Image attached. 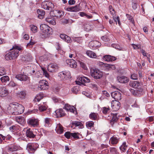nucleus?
<instances>
[{
	"instance_id": "obj_46",
	"label": "nucleus",
	"mask_w": 154,
	"mask_h": 154,
	"mask_svg": "<svg viewBox=\"0 0 154 154\" xmlns=\"http://www.w3.org/2000/svg\"><path fill=\"white\" fill-rule=\"evenodd\" d=\"M94 125V123L92 121L88 122L86 123V125L87 128H91L93 127Z\"/></svg>"
},
{
	"instance_id": "obj_31",
	"label": "nucleus",
	"mask_w": 154,
	"mask_h": 154,
	"mask_svg": "<svg viewBox=\"0 0 154 154\" xmlns=\"http://www.w3.org/2000/svg\"><path fill=\"white\" fill-rule=\"evenodd\" d=\"M98 114L95 113H91L89 115L90 119L94 120H96L98 119Z\"/></svg>"
},
{
	"instance_id": "obj_37",
	"label": "nucleus",
	"mask_w": 154,
	"mask_h": 154,
	"mask_svg": "<svg viewBox=\"0 0 154 154\" xmlns=\"http://www.w3.org/2000/svg\"><path fill=\"white\" fill-rule=\"evenodd\" d=\"M16 120L17 122H18L20 124H22V123L25 122V119L23 117H21L20 116L16 117Z\"/></svg>"
},
{
	"instance_id": "obj_59",
	"label": "nucleus",
	"mask_w": 154,
	"mask_h": 154,
	"mask_svg": "<svg viewBox=\"0 0 154 154\" xmlns=\"http://www.w3.org/2000/svg\"><path fill=\"white\" fill-rule=\"evenodd\" d=\"M8 85L9 86L14 87L16 86V84L13 81H11L8 84Z\"/></svg>"
},
{
	"instance_id": "obj_41",
	"label": "nucleus",
	"mask_w": 154,
	"mask_h": 154,
	"mask_svg": "<svg viewBox=\"0 0 154 154\" xmlns=\"http://www.w3.org/2000/svg\"><path fill=\"white\" fill-rule=\"evenodd\" d=\"M31 30L33 32H35L37 31V27L34 25H31L30 26Z\"/></svg>"
},
{
	"instance_id": "obj_36",
	"label": "nucleus",
	"mask_w": 154,
	"mask_h": 154,
	"mask_svg": "<svg viewBox=\"0 0 154 154\" xmlns=\"http://www.w3.org/2000/svg\"><path fill=\"white\" fill-rule=\"evenodd\" d=\"M26 95V92L25 91H21L18 94L19 97L21 98H25Z\"/></svg>"
},
{
	"instance_id": "obj_56",
	"label": "nucleus",
	"mask_w": 154,
	"mask_h": 154,
	"mask_svg": "<svg viewBox=\"0 0 154 154\" xmlns=\"http://www.w3.org/2000/svg\"><path fill=\"white\" fill-rule=\"evenodd\" d=\"M42 70L43 71V75H44L46 77L48 78L49 77V75L47 71L43 68L42 69Z\"/></svg>"
},
{
	"instance_id": "obj_62",
	"label": "nucleus",
	"mask_w": 154,
	"mask_h": 154,
	"mask_svg": "<svg viewBox=\"0 0 154 154\" xmlns=\"http://www.w3.org/2000/svg\"><path fill=\"white\" fill-rule=\"evenodd\" d=\"M140 51L143 55L144 56L147 57V54H148L146 52L145 50H143V49H141Z\"/></svg>"
},
{
	"instance_id": "obj_45",
	"label": "nucleus",
	"mask_w": 154,
	"mask_h": 154,
	"mask_svg": "<svg viewBox=\"0 0 154 154\" xmlns=\"http://www.w3.org/2000/svg\"><path fill=\"white\" fill-rule=\"evenodd\" d=\"M126 16L127 17L128 19L130 20L132 23H134V21L133 18V17L128 14H126Z\"/></svg>"
},
{
	"instance_id": "obj_28",
	"label": "nucleus",
	"mask_w": 154,
	"mask_h": 154,
	"mask_svg": "<svg viewBox=\"0 0 154 154\" xmlns=\"http://www.w3.org/2000/svg\"><path fill=\"white\" fill-rule=\"evenodd\" d=\"M134 92L135 94H136L134 96H140L144 93L143 89H137L135 90Z\"/></svg>"
},
{
	"instance_id": "obj_15",
	"label": "nucleus",
	"mask_w": 154,
	"mask_h": 154,
	"mask_svg": "<svg viewBox=\"0 0 154 154\" xmlns=\"http://www.w3.org/2000/svg\"><path fill=\"white\" fill-rule=\"evenodd\" d=\"M89 45L93 49H95L100 46L101 44L98 41H94L90 42Z\"/></svg>"
},
{
	"instance_id": "obj_51",
	"label": "nucleus",
	"mask_w": 154,
	"mask_h": 154,
	"mask_svg": "<svg viewBox=\"0 0 154 154\" xmlns=\"http://www.w3.org/2000/svg\"><path fill=\"white\" fill-rule=\"evenodd\" d=\"M106 69H116V67L114 65L108 64V65H107Z\"/></svg>"
},
{
	"instance_id": "obj_1",
	"label": "nucleus",
	"mask_w": 154,
	"mask_h": 154,
	"mask_svg": "<svg viewBox=\"0 0 154 154\" xmlns=\"http://www.w3.org/2000/svg\"><path fill=\"white\" fill-rule=\"evenodd\" d=\"M12 49L15 50L9 52L5 55V59L7 60H14L16 59L19 56V51L21 50V48L16 45L14 46Z\"/></svg>"
},
{
	"instance_id": "obj_19",
	"label": "nucleus",
	"mask_w": 154,
	"mask_h": 154,
	"mask_svg": "<svg viewBox=\"0 0 154 154\" xmlns=\"http://www.w3.org/2000/svg\"><path fill=\"white\" fill-rule=\"evenodd\" d=\"M117 79L119 82L121 83H126L129 81V79L125 76L118 77Z\"/></svg>"
},
{
	"instance_id": "obj_40",
	"label": "nucleus",
	"mask_w": 154,
	"mask_h": 154,
	"mask_svg": "<svg viewBox=\"0 0 154 154\" xmlns=\"http://www.w3.org/2000/svg\"><path fill=\"white\" fill-rule=\"evenodd\" d=\"M127 147V146L126 145V143L124 142L122 143V145L119 148L120 150L124 152L126 150Z\"/></svg>"
},
{
	"instance_id": "obj_57",
	"label": "nucleus",
	"mask_w": 154,
	"mask_h": 154,
	"mask_svg": "<svg viewBox=\"0 0 154 154\" xmlns=\"http://www.w3.org/2000/svg\"><path fill=\"white\" fill-rule=\"evenodd\" d=\"M64 40L68 43H71L72 40L70 37L68 36L67 35L66 37Z\"/></svg>"
},
{
	"instance_id": "obj_50",
	"label": "nucleus",
	"mask_w": 154,
	"mask_h": 154,
	"mask_svg": "<svg viewBox=\"0 0 154 154\" xmlns=\"http://www.w3.org/2000/svg\"><path fill=\"white\" fill-rule=\"evenodd\" d=\"M110 111V109L109 108H107L106 107L103 108V112L105 114H106L108 112H109Z\"/></svg>"
},
{
	"instance_id": "obj_22",
	"label": "nucleus",
	"mask_w": 154,
	"mask_h": 154,
	"mask_svg": "<svg viewBox=\"0 0 154 154\" xmlns=\"http://www.w3.org/2000/svg\"><path fill=\"white\" fill-rule=\"evenodd\" d=\"M26 135L27 137L30 138H34L35 136L30 128H28L26 130Z\"/></svg>"
},
{
	"instance_id": "obj_60",
	"label": "nucleus",
	"mask_w": 154,
	"mask_h": 154,
	"mask_svg": "<svg viewBox=\"0 0 154 154\" xmlns=\"http://www.w3.org/2000/svg\"><path fill=\"white\" fill-rule=\"evenodd\" d=\"M131 78L133 80H136L137 79V75L134 74H132L131 75Z\"/></svg>"
},
{
	"instance_id": "obj_48",
	"label": "nucleus",
	"mask_w": 154,
	"mask_h": 154,
	"mask_svg": "<svg viewBox=\"0 0 154 154\" xmlns=\"http://www.w3.org/2000/svg\"><path fill=\"white\" fill-rule=\"evenodd\" d=\"M43 97V94H42L40 93L38 94L37 95L36 97V99L38 101H39Z\"/></svg>"
},
{
	"instance_id": "obj_23",
	"label": "nucleus",
	"mask_w": 154,
	"mask_h": 154,
	"mask_svg": "<svg viewBox=\"0 0 154 154\" xmlns=\"http://www.w3.org/2000/svg\"><path fill=\"white\" fill-rule=\"evenodd\" d=\"M19 147L14 144H12L8 147V150L9 152H14L16 151L19 149Z\"/></svg>"
},
{
	"instance_id": "obj_16",
	"label": "nucleus",
	"mask_w": 154,
	"mask_h": 154,
	"mask_svg": "<svg viewBox=\"0 0 154 154\" xmlns=\"http://www.w3.org/2000/svg\"><path fill=\"white\" fill-rule=\"evenodd\" d=\"M54 12L55 14L53 15L52 16L55 17L57 18H60L62 17L64 15V13L63 11H58L57 10H55L54 11Z\"/></svg>"
},
{
	"instance_id": "obj_5",
	"label": "nucleus",
	"mask_w": 154,
	"mask_h": 154,
	"mask_svg": "<svg viewBox=\"0 0 154 154\" xmlns=\"http://www.w3.org/2000/svg\"><path fill=\"white\" fill-rule=\"evenodd\" d=\"M42 7L44 9L52 10L54 8L53 3L48 1L43 2L42 4Z\"/></svg>"
},
{
	"instance_id": "obj_20",
	"label": "nucleus",
	"mask_w": 154,
	"mask_h": 154,
	"mask_svg": "<svg viewBox=\"0 0 154 154\" xmlns=\"http://www.w3.org/2000/svg\"><path fill=\"white\" fill-rule=\"evenodd\" d=\"M63 109H66L67 111H70L72 113H74L75 108L73 106H71L68 104H65Z\"/></svg>"
},
{
	"instance_id": "obj_47",
	"label": "nucleus",
	"mask_w": 154,
	"mask_h": 154,
	"mask_svg": "<svg viewBox=\"0 0 154 154\" xmlns=\"http://www.w3.org/2000/svg\"><path fill=\"white\" fill-rule=\"evenodd\" d=\"M72 133L69 132H66L64 134V136L67 139L70 138L72 137Z\"/></svg>"
},
{
	"instance_id": "obj_35",
	"label": "nucleus",
	"mask_w": 154,
	"mask_h": 154,
	"mask_svg": "<svg viewBox=\"0 0 154 154\" xmlns=\"http://www.w3.org/2000/svg\"><path fill=\"white\" fill-rule=\"evenodd\" d=\"M109 11L110 13L111 14L113 17V19H115L114 17V16H116V12L114 9L113 8L112 6L110 5L109 6Z\"/></svg>"
},
{
	"instance_id": "obj_64",
	"label": "nucleus",
	"mask_w": 154,
	"mask_h": 154,
	"mask_svg": "<svg viewBox=\"0 0 154 154\" xmlns=\"http://www.w3.org/2000/svg\"><path fill=\"white\" fill-rule=\"evenodd\" d=\"M80 64L81 67H82L83 69H86V66L85 64L83 62H80Z\"/></svg>"
},
{
	"instance_id": "obj_33",
	"label": "nucleus",
	"mask_w": 154,
	"mask_h": 154,
	"mask_svg": "<svg viewBox=\"0 0 154 154\" xmlns=\"http://www.w3.org/2000/svg\"><path fill=\"white\" fill-rule=\"evenodd\" d=\"M23 60L26 61H29L32 59V56L31 54H27L22 57Z\"/></svg>"
},
{
	"instance_id": "obj_58",
	"label": "nucleus",
	"mask_w": 154,
	"mask_h": 154,
	"mask_svg": "<svg viewBox=\"0 0 154 154\" xmlns=\"http://www.w3.org/2000/svg\"><path fill=\"white\" fill-rule=\"evenodd\" d=\"M114 17L115 18V19L116 20H115V19H113L114 20V21L115 22H116V23L117 24V20L118 24L120 25V21L119 18V17L117 16L116 17H115V16H114Z\"/></svg>"
},
{
	"instance_id": "obj_29",
	"label": "nucleus",
	"mask_w": 154,
	"mask_h": 154,
	"mask_svg": "<svg viewBox=\"0 0 154 154\" xmlns=\"http://www.w3.org/2000/svg\"><path fill=\"white\" fill-rule=\"evenodd\" d=\"M72 125L75 127L79 126V128H82L83 127V125L81 122L79 121H73L72 123Z\"/></svg>"
},
{
	"instance_id": "obj_34",
	"label": "nucleus",
	"mask_w": 154,
	"mask_h": 154,
	"mask_svg": "<svg viewBox=\"0 0 154 154\" xmlns=\"http://www.w3.org/2000/svg\"><path fill=\"white\" fill-rule=\"evenodd\" d=\"M0 80L2 83L5 84L7 82L9 81V78L8 76L5 75L2 77L0 78Z\"/></svg>"
},
{
	"instance_id": "obj_52",
	"label": "nucleus",
	"mask_w": 154,
	"mask_h": 154,
	"mask_svg": "<svg viewBox=\"0 0 154 154\" xmlns=\"http://www.w3.org/2000/svg\"><path fill=\"white\" fill-rule=\"evenodd\" d=\"M72 91L74 94H77L78 91V89L77 87H74L72 89Z\"/></svg>"
},
{
	"instance_id": "obj_8",
	"label": "nucleus",
	"mask_w": 154,
	"mask_h": 154,
	"mask_svg": "<svg viewBox=\"0 0 154 154\" xmlns=\"http://www.w3.org/2000/svg\"><path fill=\"white\" fill-rule=\"evenodd\" d=\"M27 123L29 125L35 127L38 125V120L35 118H30L27 120Z\"/></svg>"
},
{
	"instance_id": "obj_24",
	"label": "nucleus",
	"mask_w": 154,
	"mask_h": 154,
	"mask_svg": "<svg viewBox=\"0 0 154 154\" xmlns=\"http://www.w3.org/2000/svg\"><path fill=\"white\" fill-rule=\"evenodd\" d=\"M37 13L38 14V17L40 19L43 18L45 14V11L42 10L38 9Z\"/></svg>"
},
{
	"instance_id": "obj_21",
	"label": "nucleus",
	"mask_w": 154,
	"mask_h": 154,
	"mask_svg": "<svg viewBox=\"0 0 154 154\" xmlns=\"http://www.w3.org/2000/svg\"><path fill=\"white\" fill-rule=\"evenodd\" d=\"M111 96L112 97L115 99L118 100L121 99L120 98L121 94L118 91H116L111 93Z\"/></svg>"
},
{
	"instance_id": "obj_44",
	"label": "nucleus",
	"mask_w": 154,
	"mask_h": 154,
	"mask_svg": "<svg viewBox=\"0 0 154 154\" xmlns=\"http://www.w3.org/2000/svg\"><path fill=\"white\" fill-rule=\"evenodd\" d=\"M6 71L4 67H0V76L4 75L6 73Z\"/></svg>"
},
{
	"instance_id": "obj_17",
	"label": "nucleus",
	"mask_w": 154,
	"mask_h": 154,
	"mask_svg": "<svg viewBox=\"0 0 154 154\" xmlns=\"http://www.w3.org/2000/svg\"><path fill=\"white\" fill-rule=\"evenodd\" d=\"M103 58V60L107 61H112L116 59L115 57L109 55L104 56Z\"/></svg>"
},
{
	"instance_id": "obj_63",
	"label": "nucleus",
	"mask_w": 154,
	"mask_h": 154,
	"mask_svg": "<svg viewBox=\"0 0 154 154\" xmlns=\"http://www.w3.org/2000/svg\"><path fill=\"white\" fill-rule=\"evenodd\" d=\"M9 129L11 131L14 132L16 129V127L15 126H12L9 128Z\"/></svg>"
},
{
	"instance_id": "obj_49",
	"label": "nucleus",
	"mask_w": 154,
	"mask_h": 154,
	"mask_svg": "<svg viewBox=\"0 0 154 154\" xmlns=\"http://www.w3.org/2000/svg\"><path fill=\"white\" fill-rule=\"evenodd\" d=\"M72 137H73L75 139H79V135L80 134L78 133H72Z\"/></svg>"
},
{
	"instance_id": "obj_10",
	"label": "nucleus",
	"mask_w": 154,
	"mask_h": 154,
	"mask_svg": "<svg viewBox=\"0 0 154 154\" xmlns=\"http://www.w3.org/2000/svg\"><path fill=\"white\" fill-rule=\"evenodd\" d=\"M66 63L72 68H75L77 66V63L74 60L72 59L67 60Z\"/></svg>"
},
{
	"instance_id": "obj_3",
	"label": "nucleus",
	"mask_w": 154,
	"mask_h": 154,
	"mask_svg": "<svg viewBox=\"0 0 154 154\" xmlns=\"http://www.w3.org/2000/svg\"><path fill=\"white\" fill-rule=\"evenodd\" d=\"M40 29L43 33L47 35H51L53 32L52 28L45 24L41 25Z\"/></svg>"
},
{
	"instance_id": "obj_14",
	"label": "nucleus",
	"mask_w": 154,
	"mask_h": 154,
	"mask_svg": "<svg viewBox=\"0 0 154 154\" xmlns=\"http://www.w3.org/2000/svg\"><path fill=\"white\" fill-rule=\"evenodd\" d=\"M56 116L57 118L64 116L66 114L62 109H60L55 111Z\"/></svg>"
},
{
	"instance_id": "obj_25",
	"label": "nucleus",
	"mask_w": 154,
	"mask_h": 154,
	"mask_svg": "<svg viewBox=\"0 0 154 154\" xmlns=\"http://www.w3.org/2000/svg\"><path fill=\"white\" fill-rule=\"evenodd\" d=\"M38 106L39 109L41 112L46 110L48 107L45 103H43L42 104H41Z\"/></svg>"
},
{
	"instance_id": "obj_32",
	"label": "nucleus",
	"mask_w": 154,
	"mask_h": 154,
	"mask_svg": "<svg viewBox=\"0 0 154 154\" xmlns=\"http://www.w3.org/2000/svg\"><path fill=\"white\" fill-rule=\"evenodd\" d=\"M110 141L112 144H116L119 141L118 138L116 137H113L110 138Z\"/></svg>"
},
{
	"instance_id": "obj_39",
	"label": "nucleus",
	"mask_w": 154,
	"mask_h": 154,
	"mask_svg": "<svg viewBox=\"0 0 154 154\" xmlns=\"http://www.w3.org/2000/svg\"><path fill=\"white\" fill-rule=\"evenodd\" d=\"M45 20L47 22L52 25H54L56 24L55 21L51 18H47Z\"/></svg>"
},
{
	"instance_id": "obj_61",
	"label": "nucleus",
	"mask_w": 154,
	"mask_h": 154,
	"mask_svg": "<svg viewBox=\"0 0 154 154\" xmlns=\"http://www.w3.org/2000/svg\"><path fill=\"white\" fill-rule=\"evenodd\" d=\"M140 148L143 152H145L147 149V147L145 146H140Z\"/></svg>"
},
{
	"instance_id": "obj_30",
	"label": "nucleus",
	"mask_w": 154,
	"mask_h": 154,
	"mask_svg": "<svg viewBox=\"0 0 154 154\" xmlns=\"http://www.w3.org/2000/svg\"><path fill=\"white\" fill-rule=\"evenodd\" d=\"M86 54L87 55L91 58H96L97 55L96 54L91 51H86Z\"/></svg>"
},
{
	"instance_id": "obj_55",
	"label": "nucleus",
	"mask_w": 154,
	"mask_h": 154,
	"mask_svg": "<svg viewBox=\"0 0 154 154\" xmlns=\"http://www.w3.org/2000/svg\"><path fill=\"white\" fill-rule=\"evenodd\" d=\"M98 64L99 66H100L102 67H105L106 68L107 65H108L107 64L104 63L102 62H100L98 63Z\"/></svg>"
},
{
	"instance_id": "obj_42",
	"label": "nucleus",
	"mask_w": 154,
	"mask_h": 154,
	"mask_svg": "<svg viewBox=\"0 0 154 154\" xmlns=\"http://www.w3.org/2000/svg\"><path fill=\"white\" fill-rule=\"evenodd\" d=\"M113 101L114 102V104L112 105V106H117L116 109H119L120 106V102L119 101L116 100Z\"/></svg>"
},
{
	"instance_id": "obj_12",
	"label": "nucleus",
	"mask_w": 154,
	"mask_h": 154,
	"mask_svg": "<svg viewBox=\"0 0 154 154\" xmlns=\"http://www.w3.org/2000/svg\"><path fill=\"white\" fill-rule=\"evenodd\" d=\"M8 93L7 90L4 87H0V96L2 97L6 96Z\"/></svg>"
},
{
	"instance_id": "obj_18",
	"label": "nucleus",
	"mask_w": 154,
	"mask_h": 154,
	"mask_svg": "<svg viewBox=\"0 0 154 154\" xmlns=\"http://www.w3.org/2000/svg\"><path fill=\"white\" fill-rule=\"evenodd\" d=\"M15 78L20 81H26L28 78V77L24 74H18L16 75Z\"/></svg>"
},
{
	"instance_id": "obj_4",
	"label": "nucleus",
	"mask_w": 154,
	"mask_h": 154,
	"mask_svg": "<svg viewBox=\"0 0 154 154\" xmlns=\"http://www.w3.org/2000/svg\"><path fill=\"white\" fill-rule=\"evenodd\" d=\"M91 76L96 79H100L103 76V73L97 69H93L91 70Z\"/></svg>"
},
{
	"instance_id": "obj_2",
	"label": "nucleus",
	"mask_w": 154,
	"mask_h": 154,
	"mask_svg": "<svg viewBox=\"0 0 154 154\" xmlns=\"http://www.w3.org/2000/svg\"><path fill=\"white\" fill-rule=\"evenodd\" d=\"M8 109L11 110V113H14V114L16 113L21 114L23 112L24 110V107L21 105H13L12 106H10Z\"/></svg>"
},
{
	"instance_id": "obj_54",
	"label": "nucleus",
	"mask_w": 154,
	"mask_h": 154,
	"mask_svg": "<svg viewBox=\"0 0 154 154\" xmlns=\"http://www.w3.org/2000/svg\"><path fill=\"white\" fill-rule=\"evenodd\" d=\"M101 38L104 42H107L109 40V38L106 35L103 36L101 37Z\"/></svg>"
},
{
	"instance_id": "obj_13",
	"label": "nucleus",
	"mask_w": 154,
	"mask_h": 154,
	"mask_svg": "<svg viewBox=\"0 0 154 154\" xmlns=\"http://www.w3.org/2000/svg\"><path fill=\"white\" fill-rule=\"evenodd\" d=\"M26 149L31 153H34L35 150L34 144L30 143H28L27 145Z\"/></svg>"
},
{
	"instance_id": "obj_53",
	"label": "nucleus",
	"mask_w": 154,
	"mask_h": 154,
	"mask_svg": "<svg viewBox=\"0 0 154 154\" xmlns=\"http://www.w3.org/2000/svg\"><path fill=\"white\" fill-rule=\"evenodd\" d=\"M0 136L2 138V139L3 140H5V139L6 140H9L11 138V136L10 135H8L7 136L5 137L3 136L2 134H0Z\"/></svg>"
},
{
	"instance_id": "obj_26",
	"label": "nucleus",
	"mask_w": 154,
	"mask_h": 154,
	"mask_svg": "<svg viewBox=\"0 0 154 154\" xmlns=\"http://www.w3.org/2000/svg\"><path fill=\"white\" fill-rule=\"evenodd\" d=\"M117 114H112V118L110 121V123L112 125H113L115 122H117L119 118L117 117Z\"/></svg>"
},
{
	"instance_id": "obj_11",
	"label": "nucleus",
	"mask_w": 154,
	"mask_h": 154,
	"mask_svg": "<svg viewBox=\"0 0 154 154\" xmlns=\"http://www.w3.org/2000/svg\"><path fill=\"white\" fill-rule=\"evenodd\" d=\"M58 68L56 64H50L48 66V70L49 72H53L55 71Z\"/></svg>"
},
{
	"instance_id": "obj_9",
	"label": "nucleus",
	"mask_w": 154,
	"mask_h": 154,
	"mask_svg": "<svg viewBox=\"0 0 154 154\" xmlns=\"http://www.w3.org/2000/svg\"><path fill=\"white\" fill-rule=\"evenodd\" d=\"M70 73L69 71H64L60 72L58 75L61 79L63 80L70 78Z\"/></svg>"
},
{
	"instance_id": "obj_43",
	"label": "nucleus",
	"mask_w": 154,
	"mask_h": 154,
	"mask_svg": "<svg viewBox=\"0 0 154 154\" xmlns=\"http://www.w3.org/2000/svg\"><path fill=\"white\" fill-rule=\"evenodd\" d=\"M110 151L112 154H117L118 153L117 149L115 147H110Z\"/></svg>"
},
{
	"instance_id": "obj_6",
	"label": "nucleus",
	"mask_w": 154,
	"mask_h": 154,
	"mask_svg": "<svg viewBox=\"0 0 154 154\" xmlns=\"http://www.w3.org/2000/svg\"><path fill=\"white\" fill-rule=\"evenodd\" d=\"M38 87L41 90L48 89L49 88L48 82L45 80H41L39 83Z\"/></svg>"
},
{
	"instance_id": "obj_7",
	"label": "nucleus",
	"mask_w": 154,
	"mask_h": 154,
	"mask_svg": "<svg viewBox=\"0 0 154 154\" xmlns=\"http://www.w3.org/2000/svg\"><path fill=\"white\" fill-rule=\"evenodd\" d=\"M129 85L134 88L143 89L141 83L137 81H132L129 82Z\"/></svg>"
},
{
	"instance_id": "obj_27",
	"label": "nucleus",
	"mask_w": 154,
	"mask_h": 154,
	"mask_svg": "<svg viewBox=\"0 0 154 154\" xmlns=\"http://www.w3.org/2000/svg\"><path fill=\"white\" fill-rule=\"evenodd\" d=\"M55 130L57 133L59 134H62L63 132V127L60 124H59L57 125Z\"/></svg>"
},
{
	"instance_id": "obj_38",
	"label": "nucleus",
	"mask_w": 154,
	"mask_h": 154,
	"mask_svg": "<svg viewBox=\"0 0 154 154\" xmlns=\"http://www.w3.org/2000/svg\"><path fill=\"white\" fill-rule=\"evenodd\" d=\"M81 10V9L79 7V4L75 6H73V12H77Z\"/></svg>"
}]
</instances>
